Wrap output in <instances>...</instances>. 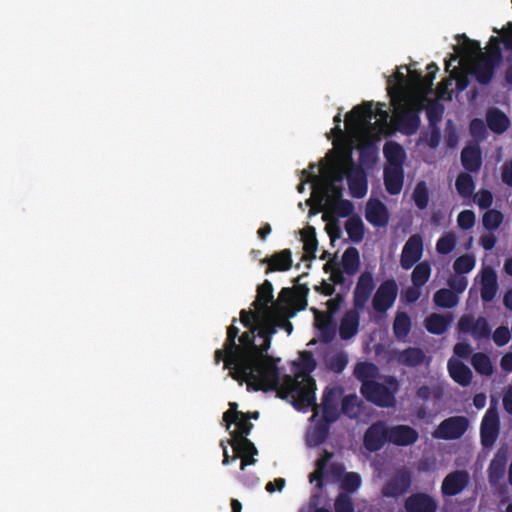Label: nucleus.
<instances>
[{"instance_id":"f257e3e1","label":"nucleus","mask_w":512,"mask_h":512,"mask_svg":"<svg viewBox=\"0 0 512 512\" xmlns=\"http://www.w3.org/2000/svg\"><path fill=\"white\" fill-rule=\"evenodd\" d=\"M237 319L234 318L232 324L227 328V336L222 349H217L214 353V362L216 365L224 363V368L229 370V375L240 384L248 381H256L259 377L258 360L250 361L249 358L258 354L260 344H256V338H259L264 314L261 310H241L240 321L248 330L239 335V328L235 325Z\"/></svg>"},{"instance_id":"f03ea898","label":"nucleus","mask_w":512,"mask_h":512,"mask_svg":"<svg viewBox=\"0 0 512 512\" xmlns=\"http://www.w3.org/2000/svg\"><path fill=\"white\" fill-rule=\"evenodd\" d=\"M282 308L274 310L271 314L264 315L262 321L261 331L259 332V339L261 340L260 349L258 354L249 358L250 361H259V377L256 376V381H248V391H264L276 390L279 386L280 371L278 368L279 358H274L268 354L271 346L272 337L277 333L278 328L283 329L290 335L293 331L292 323L287 319V316H294V311L289 314L285 311H280Z\"/></svg>"},{"instance_id":"7ed1b4c3","label":"nucleus","mask_w":512,"mask_h":512,"mask_svg":"<svg viewBox=\"0 0 512 512\" xmlns=\"http://www.w3.org/2000/svg\"><path fill=\"white\" fill-rule=\"evenodd\" d=\"M295 368V377L285 376L281 389L278 394L281 398L292 397V405L300 411L308 408L317 410L316 404V382L311 373L316 369L317 362L311 351H300L299 361L293 362Z\"/></svg>"},{"instance_id":"20e7f679","label":"nucleus","mask_w":512,"mask_h":512,"mask_svg":"<svg viewBox=\"0 0 512 512\" xmlns=\"http://www.w3.org/2000/svg\"><path fill=\"white\" fill-rule=\"evenodd\" d=\"M394 107V121L396 128L404 135L415 134L421 124L420 113L423 104L408 97H398L391 100Z\"/></svg>"},{"instance_id":"39448f33","label":"nucleus","mask_w":512,"mask_h":512,"mask_svg":"<svg viewBox=\"0 0 512 512\" xmlns=\"http://www.w3.org/2000/svg\"><path fill=\"white\" fill-rule=\"evenodd\" d=\"M503 60L502 51L496 37H491L488 52L479 57L473 64L471 74L481 85H488L494 76L495 69Z\"/></svg>"},{"instance_id":"423d86ee","label":"nucleus","mask_w":512,"mask_h":512,"mask_svg":"<svg viewBox=\"0 0 512 512\" xmlns=\"http://www.w3.org/2000/svg\"><path fill=\"white\" fill-rule=\"evenodd\" d=\"M345 174L350 195L356 199L363 198L368 191L367 173L362 166L355 164L351 154H348L346 157Z\"/></svg>"},{"instance_id":"0eeeda50","label":"nucleus","mask_w":512,"mask_h":512,"mask_svg":"<svg viewBox=\"0 0 512 512\" xmlns=\"http://www.w3.org/2000/svg\"><path fill=\"white\" fill-rule=\"evenodd\" d=\"M378 115L386 119L388 114L386 111L373 109V102H363L356 105L352 110L347 113L345 124L348 129H359L365 126H370L371 121Z\"/></svg>"},{"instance_id":"6e6552de","label":"nucleus","mask_w":512,"mask_h":512,"mask_svg":"<svg viewBox=\"0 0 512 512\" xmlns=\"http://www.w3.org/2000/svg\"><path fill=\"white\" fill-rule=\"evenodd\" d=\"M229 406L230 408L223 414V422L225 423L226 429H229L231 424L236 425V429L230 432V439H234V437H247L253 428L250 417H247L244 412L237 410V403L231 402Z\"/></svg>"},{"instance_id":"1a4fd4ad","label":"nucleus","mask_w":512,"mask_h":512,"mask_svg":"<svg viewBox=\"0 0 512 512\" xmlns=\"http://www.w3.org/2000/svg\"><path fill=\"white\" fill-rule=\"evenodd\" d=\"M360 392L367 401L379 407L388 408L395 404L394 393L386 385L376 380L365 383L364 387H360Z\"/></svg>"},{"instance_id":"9d476101","label":"nucleus","mask_w":512,"mask_h":512,"mask_svg":"<svg viewBox=\"0 0 512 512\" xmlns=\"http://www.w3.org/2000/svg\"><path fill=\"white\" fill-rule=\"evenodd\" d=\"M398 295V285L394 279H386L377 288L373 299L372 307L378 313H385L395 303Z\"/></svg>"},{"instance_id":"9b49d317","label":"nucleus","mask_w":512,"mask_h":512,"mask_svg":"<svg viewBox=\"0 0 512 512\" xmlns=\"http://www.w3.org/2000/svg\"><path fill=\"white\" fill-rule=\"evenodd\" d=\"M469 426V421L464 416H452L443 420L436 431L434 437L443 440H455L464 435Z\"/></svg>"},{"instance_id":"f8f14e48","label":"nucleus","mask_w":512,"mask_h":512,"mask_svg":"<svg viewBox=\"0 0 512 512\" xmlns=\"http://www.w3.org/2000/svg\"><path fill=\"white\" fill-rule=\"evenodd\" d=\"M423 239L419 234L411 235L404 244L400 256V265L404 270L411 269L423 255Z\"/></svg>"},{"instance_id":"ddd939ff","label":"nucleus","mask_w":512,"mask_h":512,"mask_svg":"<svg viewBox=\"0 0 512 512\" xmlns=\"http://www.w3.org/2000/svg\"><path fill=\"white\" fill-rule=\"evenodd\" d=\"M388 434L389 427L384 421H377L371 424L363 437L364 447L370 452L380 450L388 441Z\"/></svg>"},{"instance_id":"4468645a","label":"nucleus","mask_w":512,"mask_h":512,"mask_svg":"<svg viewBox=\"0 0 512 512\" xmlns=\"http://www.w3.org/2000/svg\"><path fill=\"white\" fill-rule=\"evenodd\" d=\"M411 484V473L401 470L383 485L381 493L384 497L398 498L409 491Z\"/></svg>"},{"instance_id":"2eb2a0df","label":"nucleus","mask_w":512,"mask_h":512,"mask_svg":"<svg viewBox=\"0 0 512 512\" xmlns=\"http://www.w3.org/2000/svg\"><path fill=\"white\" fill-rule=\"evenodd\" d=\"M499 416L495 409L489 408L481 422L480 437L485 448L491 447L499 435Z\"/></svg>"},{"instance_id":"dca6fc26","label":"nucleus","mask_w":512,"mask_h":512,"mask_svg":"<svg viewBox=\"0 0 512 512\" xmlns=\"http://www.w3.org/2000/svg\"><path fill=\"white\" fill-rule=\"evenodd\" d=\"M458 328L461 333H470L475 340L487 339L491 334V327L483 316L478 317L475 321L471 316H462L458 322Z\"/></svg>"},{"instance_id":"f3484780","label":"nucleus","mask_w":512,"mask_h":512,"mask_svg":"<svg viewBox=\"0 0 512 512\" xmlns=\"http://www.w3.org/2000/svg\"><path fill=\"white\" fill-rule=\"evenodd\" d=\"M374 288L375 283L372 274L368 271L361 273L353 292V306L355 310L364 309Z\"/></svg>"},{"instance_id":"a211bd4d","label":"nucleus","mask_w":512,"mask_h":512,"mask_svg":"<svg viewBox=\"0 0 512 512\" xmlns=\"http://www.w3.org/2000/svg\"><path fill=\"white\" fill-rule=\"evenodd\" d=\"M470 476L466 470H456L445 476L441 485L443 496H456L460 494L469 484Z\"/></svg>"},{"instance_id":"6ab92c4d","label":"nucleus","mask_w":512,"mask_h":512,"mask_svg":"<svg viewBox=\"0 0 512 512\" xmlns=\"http://www.w3.org/2000/svg\"><path fill=\"white\" fill-rule=\"evenodd\" d=\"M438 501L431 495L423 492L413 493L405 499L406 512H437Z\"/></svg>"},{"instance_id":"aec40b11","label":"nucleus","mask_w":512,"mask_h":512,"mask_svg":"<svg viewBox=\"0 0 512 512\" xmlns=\"http://www.w3.org/2000/svg\"><path fill=\"white\" fill-rule=\"evenodd\" d=\"M273 299L272 283L269 280H264L257 288L256 300L252 305L255 309L261 310L264 315H268L280 308L279 304H274Z\"/></svg>"},{"instance_id":"412c9836","label":"nucleus","mask_w":512,"mask_h":512,"mask_svg":"<svg viewBox=\"0 0 512 512\" xmlns=\"http://www.w3.org/2000/svg\"><path fill=\"white\" fill-rule=\"evenodd\" d=\"M419 438L416 429L409 425H396L389 428L388 442L397 446L413 445Z\"/></svg>"},{"instance_id":"4be33fe9","label":"nucleus","mask_w":512,"mask_h":512,"mask_svg":"<svg viewBox=\"0 0 512 512\" xmlns=\"http://www.w3.org/2000/svg\"><path fill=\"white\" fill-rule=\"evenodd\" d=\"M461 165L468 173H478L482 167V151L479 144L466 145L461 151Z\"/></svg>"},{"instance_id":"5701e85b","label":"nucleus","mask_w":512,"mask_h":512,"mask_svg":"<svg viewBox=\"0 0 512 512\" xmlns=\"http://www.w3.org/2000/svg\"><path fill=\"white\" fill-rule=\"evenodd\" d=\"M339 392L335 388H326L322 396V419L328 423H334L338 420L340 412L338 410Z\"/></svg>"},{"instance_id":"b1692460","label":"nucleus","mask_w":512,"mask_h":512,"mask_svg":"<svg viewBox=\"0 0 512 512\" xmlns=\"http://www.w3.org/2000/svg\"><path fill=\"white\" fill-rule=\"evenodd\" d=\"M366 220L374 227H385L389 222V212L380 200L368 202L365 210Z\"/></svg>"},{"instance_id":"393cba45","label":"nucleus","mask_w":512,"mask_h":512,"mask_svg":"<svg viewBox=\"0 0 512 512\" xmlns=\"http://www.w3.org/2000/svg\"><path fill=\"white\" fill-rule=\"evenodd\" d=\"M261 263L268 265L266 274L273 271H287L292 267V253L289 249H284L271 257L262 259Z\"/></svg>"},{"instance_id":"a878e982","label":"nucleus","mask_w":512,"mask_h":512,"mask_svg":"<svg viewBox=\"0 0 512 512\" xmlns=\"http://www.w3.org/2000/svg\"><path fill=\"white\" fill-rule=\"evenodd\" d=\"M497 290L498 281L496 272L491 268L483 270L480 288V295L482 301L484 303L491 302L495 298Z\"/></svg>"},{"instance_id":"bb28decb","label":"nucleus","mask_w":512,"mask_h":512,"mask_svg":"<svg viewBox=\"0 0 512 512\" xmlns=\"http://www.w3.org/2000/svg\"><path fill=\"white\" fill-rule=\"evenodd\" d=\"M360 316L358 310L347 311L340 322L339 336L342 340L353 338L359 330Z\"/></svg>"},{"instance_id":"cd10ccee","label":"nucleus","mask_w":512,"mask_h":512,"mask_svg":"<svg viewBox=\"0 0 512 512\" xmlns=\"http://www.w3.org/2000/svg\"><path fill=\"white\" fill-rule=\"evenodd\" d=\"M404 184L403 168L385 167L384 169V185L386 191L390 195H398Z\"/></svg>"},{"instance_id":"c85d7f7f","label":"nucleus","mask_w":512,"mask_h":512,"mask_svg":"<svg viewBox=\"0 0 512 512\" xmlns=\"http://www.w3.org/2000/svg\"><path fill=\"white\" fill-rule=\"evenodd\" d=\"M448 372L453 381L460 386L467 387L471 384L472 371L463 362L450 359L448 361Z\"/></svg>"},{"instance_id":"c756f323","label":"nucleus","mask_w":512,"mask_h":512,"mask_svg":"<svg viewBox=\"0 0 512 512\" xmlns=\"http://www.w3.org/2000/svg\"><path fill=\"white\" fill-rule=\"evenodd\" d=\"M486 124L492 132L502 134L508 129L510 120L500 109L492 108L486 113Z\"/></svg>"},{"instance_id":"7c9ffc66","label":"nucleus","mask_w":512,"mask_h":512,"mask_svg":"<svg viewBox=\"0 0 512 512\" xmlns=\"http://www.w3.org/2000/svg\"><path fill=\"white\" fill-rule=\"evenodd\" d=\"M383 153L389 163L388 167L403 168L406 152L399 143L387 141L384 144Z\"/></svg>"},{"instance_id":"2f4dec72","label":"nucleus","mask_w":512,"mask_h":512,"mask_svg":"<svg viewBox=\"0 0 512 512\" xmlns=\"http://www.w3.org/2000/svg\"><path fill=\"white\" fill-rule=\"evenodd\" d=\"M315 326L320 331L321 338L328 343L333 340L336 334L335 325L330 315L325 312L315 310Z\"/></svg>"},{"instance_id":"473e14b6","label":"nucleus","mask_w":512,"mask_h":512,"mask_svg":"<svg viewBox=\"0 0 512 512\" xmlns=\"http://www.w3.org/2000/svg\"><path fill=\"white\" fill-rule=\"evenodd\" d=\"M425 353L421 348L408 347L397 354V362L407 367H416L425 360Z\"/></svg>"},{"instance_id":"72a5a7b5","label":"nucleus","mask_w":512,"mask_h":512,"mask_svg":"<svg viewBox=\"0 0 512 512\" xmlns=\"http://www.w3.org/2000/svg\"><path fill=\"white\" fill-rule=\"evenodd\" d=\"M353 375L361 382V387H364L365 383L376 380L379 375V368L371 362H358L354 367Z\"/></svg>"},{"instance_id":"f704fd0d","label":"nucleus","mask_w":512,"mask_h":512,"mask_svg":"<svg viewBox=\"0 0 512 512\" xmlns=\"http://www.w3.org/2000/svg\"><path fill=\"white\" fill-rule=\"evenodd\" d=\"M228 444L232 447L234 455L232 460H236L242 456H255L258 454V450L254 443L247 437L229 439Z\"/></svg>"},{"instance_id":"c9c22d12","label":"nucleus","mask_w":512,"mask_h":512,"mask_svg":"<svg viewBox=\"0 0 512 512\" xmlns=\"http://www.w3.org/2000/svg\"><path fill=\"white\" fill-rule=\"evenodd\" d=\"M362 412V401L356 394H348L342 398L341 413L350 419H357Z\"/></svg>"},{"instance_id":"e433bc0d","label":"nucleus","mask_w":512,"mask_h":512,"mask_svg":"<svg viewBox=\"0 0 512 512\" xmlns=\"http://www.w3.org/2000/svg\"><path fill=\"white\" fill-rule=\"evenodd\" d=\"M411 318L406 312H398L393 322V333L398 341L407 338L411 331Z\"/></svg>"},{"instance_id":"4c0bfd02","label":"nucleus","mask_w":512,"mask_h":512,"mask_svg":"<svg viewBox=\"0 0 512 512\" xmlns=\"http://www.w3.org/2000/svg\"><path fill=\"white\" fill-rule=\"evenodd\" d=\"M450 318L441 314L433 313L425 319L427 331L434 335H442L449 327Z\"/></svg>"},{"instance_id":"58836bf2","label":"nucleus","mask_w":512,"mask_h":512,"mask_svg":"<svg viewBox=\"0 0 512 512\" xmlns=\"http://www.w3.org/2000/svg\"><path fill=\"white\" fill-rule=\"evenodd\" d=\"M507 464V458L505 454H500L498 452L493 460L490 462L489 468H488V476L489 481L491 483H497L500 479L503 478L505 474Z\"/></svg>"},{"instance_id":"ea45409f","label":"nucleus","mask_w":512,"mask_h":512,"mask_svg":"<svg viewBox=\"0 0 512 512\" xmlns=\"http://www.w3.org/2000/svg\"><path fill=\"white\" fill-rule=\"evenodd\" d=\"M360 266L359 252L355 247L347 248L342 255V267L348 275H354Z\"/></svg>"},{"instance_id":"a19ab883","label":"nucleus","mask_w":512,"mask_h":512,"mask_svg":"<svg viewBox=\"0 0 512 512\" xmlns=\"http://www.w3.org/2000/svg\"><path fill=\"white\" fill-rule=\"evenodd\" d=\"M345 230L354 243H360L364 238V223L360 217H350L345 223Z\"/></svg>"},{"instance_id":"79ce46f5","label":"nucleus","mask_w":512,"mask_h":512,"mask_svg":"<svg viewBox=\"0 0 512 512\" xmlns=\"http://www.w3.org/2000/svg\"><path fill=\"white\" fill-rule=\"evenodd\" d=\"M433 301L441 308H453L458 303V296L451 289L441 288L434 293Z\"/></svg>"},{"instance_id":"37998d69","label":"nucleus","mask_w":512,"mask_h":512,"mask_svg":"<svg viewBox=\"0 0 512 512\" xmlns=\"http://www.w3.org/2000/svg\"><path fill=\"white\" fill-rule=\"evenodd\" d=\"M455 187L458 194L463 198H469L472 196L475 190V182L471 173H460L456 179Z\"/></svg>"},{"instance_id":"c03bdc74","label":"nucleus","mask_w":512,"mask_h":512,"mask_svg":"<svg viewBox=\"0 0 512 512\" xmlns=\"http://www.w3.org/2000/svg\"><path fill=\"white\" fill-rule=\"evenodd\" d=\"M471 364L477 373L485 376L493 374V365L489 356L483 352H476L471 357Z\"/></svg>"},{"instance_id":"a18cd8bd","label":"nucleus","mask_w":512,"mask_h":512,"mask_svg":"<svg viewBox=\"0 0 512 512\" xmlns=\"http://www.w3.org/2000/svg\"><path fill=\"white\" fill-rule=\"evenodd\" d=\"M431 276V266L427 261L418 263L411 274L412 284L416 287L424 286Z\"/></svg>"},{"instance_id":"49530a36","label":"nucleus","mask_w":512,"mask_h":512,"mask_svg":"<svg viewBox=\"0 0 512 512\" xmlns=\"http://www.w3.org/2000/svg\"><path fill=\"white\" fill-rule=\"evenodd\" d=\"M302 241L307 259H314L317 251L318 241L316 238L315 228L309 226L302 232Z\"/></svg>"},{"instance_id":"de8ad7c7","label":"nucleus","mask_w":512,"mask_h":512,"mask_svg":"<svg viewBox=\"0 0 512 512\" xmlns=\"http://www.w3.org/2000/svg\"><path fill=\"white\" fill-rule=\"evenodd\" d=\"M377 161V148L373 144H363L359 147V164L365 168H372Z\"/></svg>"},{"instance_id":"09e8293b","label":"nucleus","mask_w":512,"mask_h":512,"mask_svg":"<svg viewBox=\"0 0 512 512\" xmlns=\"http://www.w3.org/2000/svg\"><path fill=\"white\" fill-rule=\"evenodd\" d=\"M412 199L418 209L424 210L427 208L429 203V193L424 181H420L416 184L412 194Z\"/></svg>"},{"instance_id":"8fccbe9b","label":"nucleus","mask_w":512,"mask_h":512,"mask_svg":"<svg viewBox=\"0 0 512 512\" xmlns=\"http://www.w3.org/2000/svg\"><path fill=\"white\" fill-rule=\"evenodd\" d=\"M396 80L395 85L388 87V94L391 97V100L397 99L398 97H407L406 96V86H407V78L402 72H396L394 75Z\"/></svg>"},{"instance_id":"3c124183","label":"nucleus","mask_w":512,"mask_h":512,"mask_svg":"<svg viewBox=\"0 0 512 512\" xmlns=\"http://www.w3.org/2000/svg\"><path fill=\"white\" fill-rule=\"evenodd\" d=\"M475 263L473 255L465 254L456 258L453 263V269L458 275L467 274L474 269Z\"/></svg>"},{"instance_id":"603ef678","label":"nucleus","mask_w":512,"mask_h":512,"mask_svg":"<svg viewBox=\"0 0 512 512\" xmlns=\"http://www.w3.org/2000/svg\"><path fill=\"white\" fill-rule=\"evenodd\" d=\"M444 106L437 101H430L426 106V116L430 126H438L442 120Z\"/></svg>"},{"instance_id":"864d4df0","label":"nucleus","mask_w":512,"mask_h":512,"mask_svg":"<svg viewBox=\"0 0 512 512\" xmlns=\"http://www.w3.org/2000/svg\"><path fill=\"white\" fill-rule=\"evenodd\" d=\"M502 222L503 214L495 209L487 210L482 218L483 226L489 231L498 229Z\"/></svg>"},{"instance_id":"5fc2aeb1","label":"nucleus","mask_w":512,"mask_h":512,"mask_svg":"<svg viewBox=\"0 0 512 512\" xmlns=\"http://www.w3.org/2000/svg\"><path fill=\"white\" fill-rule=\"evenodd\" d=\"M456 246V237L453 233L442 235L436 243V251L439 254L447 255L451 253Z\"/></svg>"},{"instance_id":"6e6d98bb","label":"nucleus","mask_w":512,"mask_h":512,"mask_svg":"<svg viewBox=\"0 0 512 512\" xmlns=\"http://www.w3.org/2000/svg\"><path fill=\"white\" fill-rule=\"evenodd\" d=\"M331 423L325 422L323 419L321 422L317 423L314 427L312 440L314 445L323 444L328 436H329V425Z\"/></svg>"},{"instance_id":"4d7b16f0","label":"nucleus","mask_w":512,"mask_h":512,"mask_svg":"<svg viewBox=\"0 0 512 512\" xmlns=\"http://www.w3.org/2000/svg\"><path fill=\"white\" fill-rule=\"evenodd\" d=\"M335 512H354L352 498L347 493H339L334 501Z\"/></svg>"},{"instance_id":"13d9d810","label":"nucleus","mask_w":512,"mask_h":512,"mask_svg":"<svg viewBox=\"0 0 512 512\" xmlns=\"http://www.w3.org/2000/svg\"><path fill=\"white\" fill-rule=\"evenodd\" d=\"M361 485V477L358 473L348 472L344 475L341 483L343 490L348 492L356 491Z\"/></svg>"},{"instance_id":"bf43d9fd","label":"nucleus","mask_w":512,"mask_h":512,"mask_svg":"<svg viewBox=\"0 0 512 512\" xmlns=\"http://www.w3.org/2000/svg\"><path fill=\"white\" fill-rule=\"evenodd\" d=\"M487 124L482 119L474 118L470 121L469 130L473 138L483 140L487 136Z\"/></svg>"},{"instance_id":"052dcab7","label":"nucleus","mask_w":512,"mask_h":512,"mask_svg":"<svg viewBox=\"0 0 512 512\" xmlns=\"http://www.w3.org/2000/svg\"><path fill=\"white\" fill-rule=\"evenodd\" d=\"M348 364V358L345 353L340 352L333 355L328 361V367L335 373H341Z\"/></svg>"},{"instance_id":"680f3d73","label":"nucleus","mask_w":512,"mask_h":512,"mask_svg":"<svg viewBox=\"0 0 512 512\" xmlns=\"http://www.w3.org/2000/svg\"><path fill=\"white\" fill-rule=\"evenodd\" d=\"M293 297L292 288H282L279 292L278 300L274 304H279V307L282 308L280 311L288 312L291 309Z\"/></svg>"},{"instance_id":"e2e57ef3","label":"nucleus","mask_w":512,"mask_h":512,"mask_svg":"<svg viewBox=\"0 0 512 512\" xmlns=\"http://www.w3.org/2000/svg\"><path fill=\"white\" fill-rule=\"evenodd\" d=\"M333 211L340 217H349L354 211V204L342 198L333 203Z\"/></svg>"},{"instance_id":"0e129e2a","label":"nucleus","mask_w":512,"mask_h":512,"mask_svg":"<svg viewBox=\"0 0 512 512\" xmlns=\"http://www.w3.org/2000/svg\"><path fill=\"white\" fill-rule=\"evenodd\" d=\"M476 217L472 210H463L457 216V224L462 230H469L475 225Z\"/></svg>"},{"instance_id":"69168bd1","label":"nucleus","mask_w":512,"mask_h":512,"mask_svg":"<svg viewBox=\"0 0 512 512\" xmlns=\"http://www.w3.org/2000/svg\"><path fill=\"white\" fill-rule=\"evenodd\" d=\"M511 333L505 326L496 328L492 336L494 343L499 347L506 345L510 341Z\"/></svg>"},{"instance_id":"338daca9","label":"nucleus","mask_w":512,"mask_h":512,"mask_svg":"<svg viewBox=\"0 0 512 512\" xmlns=\"http://www.w3.org/2000/svg\"><path fill=\"white\" fill-rule=\"evenodd\" d=\"M475 201L480 209H488L493 203V195L489 190L482 189L475 195Z\"/></svg>"},{"instance_id":"774afa93","label":"nucleus","mask_w":512,"mask_h":512,"mask_svg":"<svg viewBox=\"0 0 512 512\" xmlns=\"http://www.w3.org/2000/svg\"><path fill=\"white\" fill-rule=\"evenodd\" d=\"M501 179L504 184L512 187V160H507L501 167Z\"/></svg>"}]
</instances>
